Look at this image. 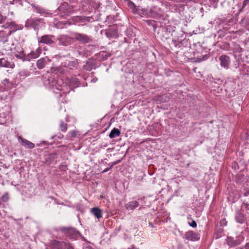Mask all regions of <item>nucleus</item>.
<instances>
[{
  "label": "nucleus",
  "instance_id": "nucleus-1",
  "mask_svg": "<svg viewBox=\"0 0 249 249\" xmlns=\"http://www.w3.org/2000/svg\"><path fill=\"white\" fill-rule=\"evenodd\" d=\"M43 24L44 22L43 19L31 18L26 21L25 27L28 28H34L35 29H38Z\"/></svg>",
  "mask_w": 249,
  "mask_h": 249
},
{
  "label": "nucleus",
  "instance_id": "nucleus-2",
  "mask_svg": "<svg viewBox=\"0 0 249 249\" xmlns=\"http://www.w3.org/2000/svg\"><path fill=\"white\" fill-rule=\"evenodd\" d=\"M60 231L70 238L76 239L80 235V232L73 228L62 227Z\"/></svg>",
  "mask_w": 249,
  "mask_h": 249
},
{
  "label": "nucleus",
  "instance_id": "nucleus-3",
  "mask_svg": "<svg viewBox=\"0 0 249 249\" xmlns=\"http://www.w3.org/2000/svg\"><path fill=\"white\" fill-rule=\"evenodd\" d=\"M73 37L81 43H88L92 41L91 37L87 35L75 32L72 34Z\"/></svg>",
  "mask_w": 249,
  "mask_h": 249
},
{
  "label": "nucleus",
  "instance_id": "nucleus-4",
  "mask_svg": "<svg viewBox=\"0 0 249 249\" xmlns=\"http://www.w3.org/2000/svg\"><path fill=\"white\" fill-rule=\"evenodd\" d=\"M12 53L17 58L21 59L23 61L25 58V54L24 53L23 49L20 45H16L14 50L12 51Z\"/></svg>",
  "mask_w": 249,
  "mask_h": 249
},
{
  "label": "nucleus",
  "instance_id": "nucleus-5",
  "mask_svg": "<svg viewBox=\"0 0 249 249\" xmlns=\"http://www.w3.org/2000/svg\"><path fill=\"white\" fill-rule=\"evenodd\" d=\"M57 39L60 44L65 46L71 45L73 42L72 38L64 35L59 36Z\"/></svg>",
  "mask_w": 249,
  "mask_h": 249
},
{
  "label": "nucleus",
  "instance_id": "nucleus-6",
  "mask_svg": "<svg viewBox=\"0 0 249 249\" xmlns=\"http://www.w3.org/2000/svg\"><path fill=\"white\" fill-rule=\"evenodd\" d=\"M54 36L53 35H44L40 38L38 39V44L44 43L49 45H52L54 43Z\"/></svg>",
  "mask_w": 249,
  "mask_h": 249
},
{
  "label": "nucleus",
  "instance_id": "nucleus-7",
  "mask_svg": "<svg viewBox=\"0 0 249 249\" xmlns=\"http://www.w3.org/2000/svg\"><path fill=\"white\" fill-rule=\"evenodd\" d=\"M41 53V48H38L35 51H32L27 55H25L23 61H30L33 59L36 58L40 55Z\"/></svg>",
  "mask_w": 249,
  "mask_h": 249
},
{
  "label": "nucleus",
  "instance_id": "nucleus-8",
  "mask_svg": "<svg viewBox=\"0 0 249 249\" xmlns=\"http://www.w3.org/2000/svg\"><path fill=\"white\" fill-rule=\"evenodd\" d=\"M220 62V66L225 69H228L230 67L231 60L229 56L226 55H221L219 57Z\"/></svg>",
  "mask_w": 249,
  "mask_h": 249
},
{
  "label": "nucleus",
  "instance_id": "nucleus-9",
  "mask_svg": "<svg viewBox=\"0 0 249 249\" xmlns=\"http://www.w3.org/2000/svg\"><path fill=\"white\" fill-rule=\"evenodd\" d=\"M57 158V155L56 153H53L50 154L46 155L44 156L45 162L47 164H50L53 162H56V159Z\"/></svg>",
  "mask_w": 249,
  "mask_h": 249
},
{
  "label": "nucleus",
  "instance_id": "nucleus-10",
  "mask_svg": "<svg viewBox=\"0 0 249 249\" xmlns=\"http://www.w3.org/2000/svg\"><path fill=\"white\" fill-rule=\"evenodd\" d=\"M185 238L188 241H195L199 239L197 234L193 231H188L185 234Z\"/></svg>",
  "mask_w": 249,
  "mask_h": 249
},
{
  "label": "nucleus",
  "instance_id": "nucleus-11",
  "mask_svg": "<svg viewBox=\"0 0 249 249\" xmlns=\"http://www.w3.org/2000/svg\"><path fill=\"white\" fill-rule=\"evenodd\" d=\"M18 139L22 145L26 148L33 149L35 147L34 143L23 138L19 136L18 137Z\"/></svg>",
  "mask_w": 249,
  "mask_h": 249
},
{
  "label": "nucleus",
  "instance_id": "nucleus-12",
  "mask_svg": "<svg viewBox=\"0 0 249 249\" xmlns=\"http://www.w3.org/2000/svg\"><path fill=\"white\" fill-rule=\"evenodd\" d=\"M0 67L13 68L15 67V64L9 61L7 58H2L0 59Z\"/></svg>",
  "mask_w": 249,
  "mask_h": 249
},
{
  "label": "nucleus",
  "instance_id": "nucleus-13",
  "mask_svg": "<svg viewBox=\"0 0 249 249\" xmlns=\"http://www.w3.org/2000/svg\"><path fill=\"white\" fill-rule=\"evenodd\" d=\"M3 27L6 29H10V31L9 32H12V33L18 30V25L13 21L6 22L3 25Z\"/></svg>",
  "mask_w": 249,
  "mask_h": 249
},
{
  "label": "nucleus",
  "instance_id": "nucleus-14",
  "mask_svg": "<svg viewBox=\"0 0 249 249\" xmlns=\"http://www.w3.org/2000/svg\"><path fill=\"white\" fill-rule=\"evenodd\" d=\"M12 34V32L6 33L5 31H0V42L5 43L8 41L9 36Z\"/></svg>",
  "mask_w": 249,
  "mask_h": 249
},
{
  "label": "nucleus",
  "instance_id": "nucleus-15",
  "mask_svg": "<svg viewBox=\"0 0 249 249\" xmlns=\"http://www.w3.org/2000/svg\"><path fill=\"white\" fill-rule=\"evenodd\" d=\"M139 205V203L137 201H132L128 202L125 205V208L127 210H133Z\"/></svg>",
  "mask_w": 249,
  "mask_h": 249
},
{
  "label": "nucleus",
  "instance_id": "nucleus-16",
  "mask_svg": "<svg viewBox=\"0 0 249 249\" xmlns=\"http://www.w3.org/2000/svg\"><path fill=\"white\" fill-rule=\"evenodd\" d=\"M73 21L75 23H85L89 21V18L86 17L77 16L73 18Z\"/></svg>",
  "mask_w": 249,
  "mask_h": 249
},
{
  "label": "nucleus",
  "instance_id": "nucleus-17",
  "mask_svg": "<svg viewBox=\"0 0 249 249\" xmlns=\"http://www.w3.org/2000/svg\"><path fill=\"white\" fill-rule=\"evenodd\" d=\"M235 219L237 222L242 224L245 221V215L241 212H237L236 213Z\"/></svg>",
  "mask_w": 249,
  "mask_h": 249
},
{
  "label": "nucleus",
  "instance_id": "nucleus-18",
  "mask_svg": "<svg viewBox=\"0 0 249 249\" xmlns=\"http://www.w3.org/2000/svg\"><path fill=\"white\" fill-rule=\"evenodd\" d=\"M46 61L44 58L38 59L36 62V66L39 69H43L46 65Z\"/></svg>",
  "mask_w": 249,
  "mask_h": 249
},
{
  "label": "nucleus",
  "instance_id": "nucleus-19",
  "mask_svg": "<svg viewBox=\"0 0 249 249\" xmlns=\"http://www.w3.org/2000/svg\"><path fill=\"white\" fill-rule=\"evenodd\" d=\"M121 134V132L119 129L116 128H114L111 130L110 133L109 134V137L111 139L114 138L115 137H118L120 136Z\"/></svg>",
  "mask_w": 249,
  "mask_h": 249
},
{
  "label": "nucleus",
  "instance_id": "nucleus-20",
  "mask_svg": "<svg viewBox=\"0 0 249 249\" xmlns=\"http://www.w3.org/2000/svg\"><path fill=\"white\" fill-rule=\"evenodd\" d=\"M91 212L98 219L100 218L102 216V211L98 208H93L91 209Z\"/></svg>",
  "mask_w": 249,
  "mask_h": 249
},
{
  "label": "nucleus",
  "instance_id": "nucleus-21",
  "mask_svg": "<svg viewBox=\"0 0 249 249\" xmlns=\"http://www.w3.org/2000/svg\"><path fill=\"white\" fill-rule=\"evenodd\" d=\"M227 243L228 245L231 247L236 246L239 244V242L238 240H234L232 237H229L227 238Z\"/></svg>",
  "mask_w": 249,
  "mask_h": 249
},
{
  "label": "nucleus",
  "instance_id": "nucleus-22",
  "mask_svg": "<svg viewBox=\"0 0 249 249\" xmlns=\"http://www.w3.org/2000/svg\"><path fill=\"white\" fill-rule=\"evenodd\" d=\"M232 49L234 53H241L243 52V49L240 46L234 42H232Z\"/></svg>",
  "mask_w": 249,
  "mask_h": 249
},
{
  "label": "nucleus",
  "instance_id": "nucleus-23",
  "mask_svg": "<svg viewBox=\"0 0 249 249\" xmlns=\"http://www.w3.org/2000/svg\"><path fill=\"white\" fill-rule=\"evenodd\" d=\"M246 201V200L244 201V202L243 203V204L241 206V208L242 209L243 211L245 210L247 213L249 214V202H248V201Z\"/></svg>",
  "mask_w": 249,
  "mask_h": 249
},
{
  "label": "nucleus",
  "instance_id": "nucleus-24",
  "mask_svg": "<svg viewBox=\"0 0 249 249\" xmlns=\"http://www.w3.org/2000/svg\"><path fill=\"white\" fill-rule=\"evenodd\" d=\"M59 127L61 131L65 132L67 130V124L61 121L59 125Z\"/></svg>",
  "mask_w": 249,
  "mask_h": 249
},
{
  "label": "nucleus",
  "instance_id": "nucleus-25",
  "mask_svg": "<svg viewBox=\"0 0 249 249\" xmlns=\"http://www.w3.org/2000/svg\"><path fill=\"white\" fill-rule=\"evenodd\" d=\"M34 11L36 12V13H39V14H42L45 12V10L41 8L40 6H35L34 7Z\"/></svg>",
  "mask_w": 249,
  "mask_h": 249
},
{
  "label": "nucleus",
  "instance_id": "nucleus-26",
  "mask_svg": "<svg viewBox=\"0 0 249 249\" xmlns=\"http://www.w3.org/2000/svg\"><path fill=\"white\" fill-rule=\"evenodd\" d=\"M9 199V194L8 193H5L1 196V200L3 202H7Z\"/></svg>",
  "mask_w": 249,
  "mask_h": 249
},
{
  "label": "nucleus",
  "instance_id": "nucleus-27",
  "mask_svg": "<svg viewBox=\"0 0 249 249\" xmlns=\"http://www.w3.org/2000/svg\"><path fill=\"white\" fill-rule=\"evenodd\" d=\"M244 196L247 198V199L246 202L248 201L249 202V188L245 189L244 190Z\"/></svg>",
  "mask_w": 249,
  "mask_h": 249
},
{
  "label": "nucleus",
  "instance_id": "nucleus-28",
  "mask_svg": "<svg viewBox=\"0 0 249 249\" xmlns=\"http://www.w3.org/2000/svg\"><path fill=\"white\" fill-rule=\"evenodd\" d=\"M69 134L70 135L71 138H75L77 136V131L75 130H72L69 132Z\"/></svg>",
  "mask_w": 249,
  "mask_h": 249
},
{
  "label": "nucleus",
  "instance_id": "nucleus-29",
  "mask_svg": "<svg viewBox=\"0 0 249 249\" xmlns=\"http://www.w3.org/2000/svg\"><path fill=\"white\" fill-rule=\"evenodd\" d=\"M163 99V96H159L157 98L156 101H157V103H160L161 102H164V100Z\"/></svg>",
  "mask_w": 249,
  "mask_h": 249
},
{
  "label": "nucleus",
  "instance_id": "nucleus-30",
  "mask_svg": "<svg viewBox=\"0 0 249 249\" xmlns=\"http://www.w3.org/2000/svg\"><path fill=\"white\" fill-rule=\"evenodd\" d=\"M121 160H117L115 161L112 162L110 163L109 164L110 165V168L112 167L114 165L118 164L119 163L121 162Z\"/></svg>",
  "mask_w": 249,
  "mask_h": 249
},
{
  "label": "nucleus",
  "instance_id": "nucleus-31",
  "mask_svg": "<svg viewBox=\"0 0 249 249\" xmlns=\"http://www.w3.org/2000/svg\"><path fill=\"white\" fill-rule=\"evenodd\" d=\"M55 245L56 246H58V248L56 249H63L62 247V244L59 242H56Z\"/></svg>",
  "mask_w": 249,
  "mask_h": 249
},
{
  "label": "nucleus",
  "instance_id": "nucleus-32",
  "mask_svg": "<svg viewBox=\"0 0 249 249\" xmlns=\"http://www.w3.org/2000/svg\"><path fill=\"white\" fill-rule=\"evenodd\" d=\"M196 223L195 221H192V222L190 223V226L192 227H196Z\"/></svg>",
  "mask_w": 249,
  "mask_h": 249
},
{
  "label": "nucleus",
  "instance_id": "nucleus-33",
  "mask_svg": "<svg viewBox=\"0 0 249 249\" xmlns=\"http://www.w3.org/2000/svg\"><path fill=\"white\" fill-rule=\"evenodd\" d=\"M128 6L129 7H130V8H132L133 6H135V4L133 2H132V1H128Z\"/></svg>",
  "mask_w": 249,
  "mask_h": 249
},
{
  "label": "nucleus",
  "instance_id": "nucleus-34",
  "mask_svg": "<svg viewBox=\"0 0 249 249\" xmlns=\"http://www.w3.org/2000/svg\"><path fill=\"white\" fill-rule=\"evenodd\" d=\"M241 249H249V243H247L246 245Z\"/></svg>",
  "mask_w": 249,
  "mask_h": 249
},
{
  "label": "nucleus",
  "instance_id": "nucleus-35",
  "mask_svg": "<svg viewBox=\"0 0 249 249\" xmlns=\"http://www.w3.org/2000/svg\"><path fill=\"white\" fill-rule=\"evenodd\" d=\"M76 64V62L73 61V62H71V63H70L69 66H71V67H75Z\"/></svg>",
  "mask_w": 249,
  "mask_h": 249
},
{
  "label": "nucleus",
  "instance_id": "nucleus-36",
  "mask_svg": "<svg viewBox=\"0 0 249 249\" xmlns=\"http://www.w3.org/2000/svg\"><path fill=\"white\" fill-rule=\"evenodd\" d=\"M66 249H73V248L71 246L68 245L66 246Z\"/></svg>",
  "mask_w": 249,
  "mask_h": 249
},
{
  "label": "nucleus",
  "instance_id": "nucleus-37",
  "mask_svg": "<svg viewBox=\"0 0 249 249\" xmlns=\"http://www.w3.org/2000/svg\"><path fill=\"white\" fill-rule=\"evenodd\" d=\"M249 2V0H245L244 1V6H245L246 5H247V3H248Z\"/></svg>",
  "mask_w": 249,
  "mask_h": 249
},
{
  "label": "nucleus",
  "instance_id": "nucleus-38",
  "mask_svg": "<svg viewBox=\"0 0 249 249\" xmlns=\"http://www.w3.org/2000/svg\"><path fill=\"white\" fill-rule=\"evenodd\" d=\"M84 249H93L92 247L88 246L85 248Z\"/></svg>",
  "mask_w": 249,
  "mask_h": 249
},
{
  "label": "nucleus",
  "instance_id": "nucleus-39",
  "mask_svg": "<svg viewBox=\"0 0 249 249\" xmlns=\"http://www.w3.org/2000/svg\"><path fill=\"white\" fill-rule=\"evenodd\" d=\"M109 170V168H107L105 170H104L103 172V173H105V172H107V171H108Z\"/></svg>",
  "mask_w": 249,
  "mask_h": 249
},
{
  "label": "nucleus",
  "instance_id": "nucleus-40",
  "mask_svg": "<svg viewBox=\"0 0 249 249\" xmlns=\"http://www.w3.org/2000/svg\"><path fill=\"white\" fill-rule=\"evenodd\" d=\"M0 23H2V21H1V19L2 18V15L0 14Z\"/></svg>",
  "mask_w": 249,
  "mask_h": 249
},
{
  "label": "nucleus",
  "instance_id": "nucleus-41",
  "mask_svg": "<svg viewBox=\"0 0 249 249\" xmlns=\"http://www.w3.org/2000/svg\"><path fill=\"white\" fill-rule=\"evenodd\" d=\"M63 6H60L59 7V9L60 11H62V9H63Z\"/></svg>",
  "mask_w": 249,
  "mask_h": 249
},
{
  "label": "nucleus",
  "instance_id": "nucleus-42",
  "mask_svg": "<svg viewBox=\"0 0 249 249\" xmlns=\"http://www.w3.org/2000/svg\"><path fill=\"white\" fill-rule=\"evenodd\" d=\"M233 20H234V19H233V18H231V19L229 21V22H233Z\"/></svg>",
  "mask_w": 249,
  "mask_h": 249
},
{
  "label": "nucleus",
  "instance_id": "nucleus-43",
  "mask_svg": "<svg viewBox=\"0 0 249 249\" xmlns=\"http://www.w3.org/2000/svg\"><path fill=\"white\" fill-rule=\"evenodd\" d=\"M6 51H12L11 48L8 49L7 50H6Z\"/></svg>",
  "mask_w": 249,
  "mask_h": 249
},
{
  "label": "nucleus",
  "instance_id": "nucleus-44",
  "mask_svg": "<svg viewBox=\"0 0 249 249\" xmlns=\"http://www.w3.org/2000/svg\"><path fill=\"white\" fill-rule=\"evenodd\" d=\"M2 55H3V53L1 52H0V56H1Z\"/></svg>",
  "mask_w": 249,
  "mask_h": 249
},
{
  "label": "nucleus",
  "instance_id": "nucleus-45",
  "mask_svg": "<svg viewBox=\"0 0 249 249\" xmlns=\"http://www.w3.org/2000/svg\"><path fill=\"white\" fill-rule=\"evenodd\" d=\"M149 225H150V226L153 227V225L152 223H149Z\"/></svg>",
  "mask_w": 249,
  "mask_h": 249
},
{
  "label": "nucleus",
  "instance_id": "nucleus-46",
  "mask_svg": "<svg viewBox=\"0 0 249 249\" xmlns=\"http://www.w3.org/2000/svg\"><path fill=\"white\" fill-rule=\"evenodd\" d=\"M2 205V204L1 203V202H0V207H1Z\"/></svg>",
  "mask_w": 249,
  "mask_h": 249
},
{
  "label": "nucleus",
  "instance_id": "nucleus-47",
  "mask_svg": "<svg viewBox=\"0 0 249 249\" xmlns=\"http://www.w3.org/2000/svg\"><path fill=\"white\" fill-rule=\"evenodd\" d=\"M4 81H7V79H5Z\"/></svg>",
  "mask_w": 249,
  "mask_h": 249
}]
</instances>
